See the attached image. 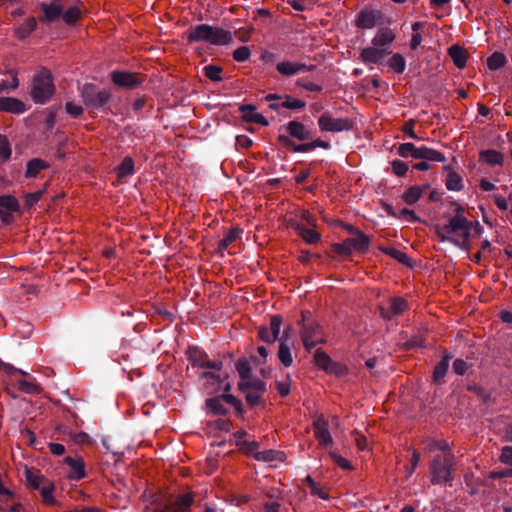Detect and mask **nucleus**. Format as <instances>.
I'll use <instances>...</instances> for the list:
<instances>
[{"label": "nucleus", "instance_id": "obj_1", "mask_svg": "<svg viewBox=\"0 0 512 512\" xmlns=\"http://www.w3.org/2000/svg\"><path fill=\"white\" fill-rule=\"evenodd\" d=\"M453 215L449 216L447 223L436 224L435 232L441 242H449L455 246L466 248L473 226H480L478 221H470L465 215V208L457 202L451 204Z\"/></svg>", "mask_w": 512, "mask_h": 512}, {"label": "nucleus", "instance_id": "obj_2", "mask_svg": "<svg viewBox=\"0 0 512 512\" xmlns=\"http://www.w3.org/2000/svg\"><path fill=\"white\" fill-rule=\"evenodd\" d=\"M283 325V317L280 314L269 316V325H261L258 328L259 338L268 343L273 344L280 341L278 357L285 367H288V326H285L281 334V327Z\"/></svg>", "mask_w": 512, "mask_h": 512}, {"label": "nucleus", "instance_id": "obj_3", "mask_svg": "<svg viewBox=\"0 0 512 512\" xmlns=\"http://www.w3.org/2000/svg\"><path fill=\"white\" fill-rule=\"evenodd\" d=\"M55 93L53 77L47 68H41L34 74L30 96L36 104L47 103Z\"/></svg>", "mask_w": 512, "mask_h": 512}, {"label": "nucleus", "instance_id": "obj_4", "mask_svg": "<svg viewBox=\"0 0 512 512\" xmlns=\"http://www.w3.org/2000/svg\"><path fill=\"white\" fill-rule=\"evenodd\" d=\"M80 96L87 108L103 112L109 110V104L113 99V94L109 89H99L97 85L92 83H86L82 86Z\"/></svg>", "mask_w": 512, "mask_h": 512}, {"label": "nucleus", "instance_id": "obj_5", "mask_svg": "<svg viewBox=\"0 0 512 512\" xmlns=\"http://www.w3.org/2000/svg\"><path fill=\"white\" fill-rule=\"evenodd\" d=\"M397 154L404 158L412 157L421 160H431V162H444L446 160L445 155L440 151L426 146H416L410 142L400 144Z\"/></svg>", "mask_w": 512, "mask_h": 512}, {"label": "nucleus", "instance_id": "obj_6", "mask_svg": "<svg viewBox=\"0 0 512 512\" xmlns=\"http://www.w3.org/2000/svg\"><path fill=\"white\" fill-rule=\"evenodd\" d=\"M348 230L354 233L353 237L347 238L341 243H335L332 246V249L335 253L339 255H349L353 252H365L368 250L370 245V239L364 233L359 230H356L352 227H349Z\"/></svg>", "mask_w": 512, "mask_h": 512}, {"label": "nucleus", "instance_id": "obj_7", "mask_svg": "<svg viewBox=\"0 0 512 512\" xmlns=\"http://www.w3.org/2000/svg\"><path fill=\"white\" fill-rule=\"evenodd\" d=\"M225 404L231 405L238 416H242L244 414L242 402L230 393L211 397L205 401L207 410L215 415H226L228 413V409Z\"/></svg>", "mask_w": 512, "mask_h": 512}, {"label": "nucleus", "instance_id": "obj_8", "mask_svg": "<svg viewBox=\"0 0 512 512\" xmlns=\"http://www.w3.org/2000/svg\"><path fill=\"white\" fill-rule=\"evenodd\" d=\"M331 425L338 426V419L333 418ZM314 437L322 449L329 450L334 445V440L330 433V423L323 416L314 421Z\"/></svg>", "mask_w": 512, "mask_h": 512}, {"label": "nucleus", "instance_id": "obj_9", "mask_svg": "<svg viewBox=\"0 0 512 512\" xmlns=\"http://www.w3.org/2000/svg\"><path fill=\"white\" fill-rule=\"evenodd\" d=\"M353 121L349 118H335L330 112H324L318 118V126L322 132H343L353 128Z\"/></svg>", "mask_w": 512, "mask_h": 512}, {"label": "nucleus", "instance_id": "obj_10", "mask_svg": "<svg viewBox=\"0 0 512 512\" xmlns=\"http://www.w3.org/2000/svg\"><path fill=\"white\" fill-rule=\"evenodd\" d=\"M452 461L450 457L435 456L430 464L433 484L447 482L452 479Z\"/></svg>", "mask_w": 512, "mask_h": 512}, {"label": "nucleus", "instance_id": "obj_11", "mask_svg": "<svg viewBox=\"0 0 512 512\" xmlns=\"http://www.w3.org/2000/svg\"><path fill=\"white\" fill-rule=\"evenodd\" d=\"M188 360L193 367L212 369L219 371L223 368V362L211 361L208 358V354L204 351L199 350L197 347L189 348Z\"/></svg>", "mask_w": 512, "mask_h": 512}, {"label": "nucleus", "instance_id": "obj_12", "mask_svg": "<svg viewBox=\"0 0 512 512\" xmlns=\"http://www.w3.org/2000/svg\"><path fill=\"white\" fill-rule=\"evenodd\" d=\"M315 364L325 372L336 376L345 375L347 369L340 363L332 361V359L323 351L317 350L314 355Z\"/></svg>", "mask_w": 512, "mask_h": 512}, {"label": "nucleus", "instance_id": "obj_13", "mask_svg": "<svg viewBox=\"0 0 512 512\" xmlns=\"http://www.w3.org/2000/svg\"><path fill=\"white\" fill-rule=\"evenodd\" d=\"M20 211V204L16 197L12 195L0 196V219L4 224H10L13 221V213Z\"/></svg>", "mask_w": 512, "mask_h": 512}, {"label": "nucleus", "instance_id": "obj_14", "mask_svg": "<svg viewBox=\"0 0 512 512\" xmlns=\"http://www.w3.org/2000/svg\"><path fill=\"white\" fill-rule=\"evenodd\" d=\"M39 8L42 11V15L39 17V21L43 24H50L61 18L63 13V6L59 3V0H52L50 3L41 2Z\"/></svg>", "mask_w": 512, "mask_h": 512}, {"label": "nucleus", "instance_id": "obj_15", "mask_svg": "<svg viewBox=\"0 0 512 512\" xmlns=\"http://www.w3.org/2000/svg\"><path fill=\"white\" fill-rule=\"evenodd\" d=\"M111 79L115 85L128 89H135L143 82L136 73L127 71H113Z\"/></svg>", "mask_w": 512, "mask_h": 512}, {"label": "nucleus", "instance_id": "obj_16", "mask_svg": "<svg viewBox=\"0 0 512 512\" xmlns=\"http://www.w3.org/2000/svg\"><path fill=\"white\" fill-rule=\"evenodd\" d=\"M212 32V26L206 23L190 27L186 31V39L189 43L205 42L208 43L209 35Z\"/></svg>", "mask_w": 512, "mask_h": 512}, {"label": "nucleus", "instance_id": "obj_17", "mask_svg": "<svg viewBox=\"0 0 512 512\" xmlns=\"http://www.w3.org/2000/svg\"><path fill=\"white\" fill-rule=\"evenodd\" d=\"M302 338L307 350H310L318 343L324 342L320 326L314 324L304 327Z\"/></svg>", "mask_w": 512, "mask_h": 512}, {"label": "nucleus", "instance_id": "obj_18", "mask_svg": "<svg viewBox=\"0 0 512 512\" xmlns=\"http://www.w3.org/2000/svg\"><path fill=\"white\" fill-rule=\"evenodd\" d=\"M64 463L70 468L69 479L79 481L86 476L85 464L81 457L66 456Z\"/></svg>", "mask_w": 512, "mask_h": 512}, {"label": "nucleus", "instance_id": "obj_19", "mask_svg": "<svg viewBox=\"0 0 512 512\" xmlns=\"http://www.w3.org/2000/svg\"><path fill=\"white\" fill-rule=\"evenodd\" d=\"M408 305L405 299L401 297H393L388 307H380L381 316L385 319H392L400 314H402Z\"/></svg>", "mask_w": 512, "mask_h": 512}, {"label": "nucleus", "instance_id": "obj_20", "mask_svg": "<svg viewBox=\"0 0 512 512\" xmlns=\"http://www.w3.org/2000/svg\"><path fill=\"white\" fill-rule=\"evenodd\" d=\"M265 101L268 102V107L277 112V114L286 116L288 111V94L280 95L276 93H270L265 96Z\"/></svg>", "mask_w": 512, "mask_h": 512}, {"label": "nucleus", "instance_id": "obj_21", "mask_svg": "<svg viewBox=\"0 0 512 512\" xmlns=\"http://www.w3.org/2000/svg\"><path fill=\"white\" fill-rule=\"evenodd\" d=\"M382 13L378 10L362 11L357 19V26L362 29H372L381 23Z\"/></svg>", "mask_w": 512, "mask_h": 512}, {"label": "nucleus", "instance_id": "obj_22", "mask_svg": "<svg viewBox=\"0 0 512 512\" xmlns=\"http://www.w3.org/2000/svg\"><path fill=\"white\" fill-rule=\"evenodd\" d=\"M27 110L26 104L14 97H0V112L22 114Z\"/></svg>", "mask_w": 512, "mask_h": 512}, {"label": "nucleus", "instance_id": "obj_23", "mask_svg": "<svg viewBox=\"0 0 512 512\" xmlns=\"http://www.w3.org/2000/svg\"><path fill=\"white\" fill-rule=\"evenodd\" d=\"M173 512H189L194 503L193 492L179 494L175 500H168Z\"/></svg>", "mask_w": 512, "mask_h": 512}, {"label": "nucleus", "instance_id": "obj_24", "mask_svg": "<svg viewBox=\"0 0 512 512\" xmlns=\"http://www.w3.org/2000/svg\"><path fill=\"white\" fill-rule=\"evenodd\" d=\"M232 33L220 27L212 26V32L209 35L208 44L223 46L232 43Z\"/></svg>", "mask_w": 512, "mask_h": 512}, {"label": "nucleus", "instance_id": "obj_25", "mask_svg": "<svg viewBox=\"0 0 512 512\" xmlns=\"http://www.w3.org/2000/svg\"><path fill=\"white\" fill-rule=\"evenodd\" d=\"M239 111L241 112V117L246 122H253L256 124H260L263 126L268 125V121L266 118L256 112V107L251 104H244L239 107Z\"/></svg>", "mask_w": 512, "mask_h": 512}, {"label": "nucleus", "instance_id": "obj_26", "mask_svg": "<svg viewBox=\"0 0 512 512\" xmlns=\"http://www.w3.org/2000/svg\"><path fill=\"white\" fill-rule=\"evenodd\" d=\"M37 28L35 17H29L14 29V35L18 40H24L29 37Z\"/></svg>", "mask_w": 512, "mask_h": 512}, {"label": "nucleus", "instance_id": "obj_27", "mask_svg": "<svg viewBox=\"0 0 512 512\" xmlns=\"http://www.w3.org/2000/svg\"><path fill=\"white\" fill-rule=\"evenodd\" d=\"M430 188L429 184H424L421 186H412L409 189H407L403 195L402 199L403 201L408 205L415 204L421 196Z\"/></svg>", "mask_w": 512, "mask_h": 512}, {"label": "nucleus", "instance_id": "obj_28", "mask_svg": "<svg viewBox=\"0 0 512 512\" xmlns=\"http://www.w3.org/2000/svg\"><path fill=\"white\" fill-rule=\"evenodd\" d=\"M379 46L366 47L362 49L360 56L364 63L376 64L381 61L385 51L378 48Z\"/></svg>", "mask_w": 512, "mask_h": 512}, {"label": "nucleus", "instance_id": "obj_29", "mask_svg": "<svg viewBox=\"0 0 512 512\" xmlns=\"http://www.w3.org/2000/svg\"><path fill=\"white\" fill-rule=\"evenodd\" d=\"M199 377L206 381L205 384L207 388L209 386H212V389L208 393H218L219 391H221L223 378L219 374H216L215 372L205 371L202 372L199 375Z\"/></svg>", "mask_w": 512, "mask_h": 512}, {"label": "nucleus", "instance_id": "obj_30", "mask_svg": "<svg viewBox=\"0 0 512 512\" xmlns=\"http://www.w3.org/2000/svg\"><path fill=\"white\" fill-rule=\"evenodd\" d=\"M49 167L50 165L46 161L40 158H33L27 162L25 177L35 178L40 171L48 169Z\"/></svg>", "mask_w": 512, "mask_h": 512}, {"label": "nucleus", "instance_id": "obj_31", "mask_svg": "<svg viewBox=\"0 0 512 512\" xmlns=\"http://www.w3.org/2000/svg\"><path fill=\"white\" fill-rule=\"evenodd\" d=\"M394 40H395L394 32L388 27H383V28L379 29L377 31V33L375 34V36L373 37L372 44L374 46L382 47V46L392 43Z\"/></svg>", "mask_w": 512, "mask_h": 512}, {"label": "nucleus", "instance_id": "obj_32", "mask_svg": "<svg viewBox=\"0 0 512 512\" xmlns=\"http://www.w3.org/2000/svg\"><path fill=\"white\" fill-rule=\"evenodd\" d=\"M115 172L119 181H123L126 177L132 176L135 173L134 160L127 156L115 168Z\"/></svg>", "mask_w": 512, "mask_h": 512}, {"label": "nucleus", "instance_id": "obj_33", "mask_svg": "<svg viewBox=\"0 0 512 512\" xmlns=\"http://www.w3.org/2000/svg\"><path fill=\"white\" fill-rule=\"evenodd\" d=\"M241 234L242 230L240 228H230L224 238L218 242L217 251L222 254L224 250H226L232 243L240 238Z\"/></svg>", "mask_w": 512, "mask_h": 512}, {"label": "nucleus", "instance_id": "obj_34", "mask_svg": "<svg viewBox=\"0 0 512 512\" xmlns=\"http://www.w3.org/2000/svg\"><path fill=\"white\" fill-rule=\"evenodd\" d=\"M238 388L240 391L251 390L255 392L264 393L266 386L263 381L257 378H252V375L249 378L244 379L243 381H239Z\"/></svg>", "mask_w": 512, "mask_h": 512}, {"label": "nucleus", "instance_id": "obj_35", "mask_svg": "<svg viewBox=\"0 0 512 512\" xmlns=\"http://www.w3.org/2000/svg\"><path fill=\"white\" fill-rule=\"evenodd\" d=\"M479 156L482 161L492 166H502L504 163L503 154L494 149L483 150Z\"/></svg>", "mask_w": 512, "mask_h": 512}, {"label": "nucleus", "instance_id": "obj_36", "mask_svg": "<svg viewBox=\"0 0 512 512\" xmlns=\"http://www.w3.org/2000/svg\"><path fill=\"white\" fill-rule=\"evenodd\" d=\"M449 55L452 58L454 64L458 68H462L465 66L466 61H467V56H466L465 50L462 47H460L458 45L451 46L449 48Z\"/></svg>", "mask_w": 512, "mask_h": 512}, {"label": "nucleus", "instance_id": "obj_37", "mask_svg": "<svg viewBox=\"0 0 512 512\" xmlns=\"http://www.w3.org/2000/svg\"><path fill=\"white\" fill-rule=\"evenodd\" d=\"M25 476L27 484L35 490H39L41 486L47 480L44 476L39 473L34 472L32 469H25Z\"/></svg>", "mask_w": 512, "mask_h": 512}, {"label": "nucleus", "instance_id": "obj_38", "mask_svg": "<svg viewBox=\"0 0 512 512\" xmlns=\"http://www.w3.org/2000/svg\"><path fill=\"white\" fill-rule=\"evenodd\" d=\"M286 454L278 450H266L256 454V460L264 462H273L275 460L284 461Z\"/></svg>", "mask_w": 512, "mask_h": 512}, {"label": "nucleus", "instance_id": "obj_39", "mask_svg": "<svg viewBox=\"0 0 512 512\" xmlns=\"http://www.w3.org/2000/svg\"><path fill=\"white\" fill-rule=\"evenodd\" d=\"M445 186L449 191H460L464 187L463 179L457 172L449 171Z\"/></svg>", "mask_w": 512, "mask_h": 512}, {"label": "nucleus", "instance_id": "obj_40", "mask_svg": "<svg viewBox=\"0 0 512 512\" xmlns=\"http://www.w3.org/2000/svg\"><path fill=\"white\" fill-rule=\"evenodd\" d=\"M290 136L296 137L300 140H305L311 137V132L305 125L299 122L290 121Z\"/></svg>", "mask_w": 512, "mask_h": 512}, {"label": "nucleus", "instance_id": "obj_41", "mask_svg": "<svg viewBox=\"0 0 512 512\" xmlns=\"http://www.w3.org/2000/svg\"><path fill=\"white\" fill-rule=\"evenodd\" d=\"M298 235L308 244H315L320 240V234L311 228L296 226Z\"/></svg>", "mask_w": 512, "mask_h": 512}, {"label": "nucleus", "instance_id": "obj_42", "mask_svg": "<svg viewBox=\"0 0 512 512\" xmlns=\"http://www.w3.org/2000/svg\"><path fill=\"white\" fill-rule=\"evenodd\" d=\"M316 147L328 149L330 147V144L328 142H325L322 140H316L312 143L301 144V145L292 144L290 142V151L292 150L294 152L309 151V150L315 149Z\"/></svg>", "mask_w": 512, "mask_h": 512}, {"label": "nucleus", "instance_id": "obj_43", "mask_svg": "<svg viewBox=\"0 0 512 512\" xmlns=\"http://www.w3.org/2000/svg\"><path fill=\"white\" fill-rule=\"evenodd\" d=\"M54 489H55V486H54L53 482H51L48 479L41 486L39 491L41 493V496H42V499H43L44 503H46L48 505L54 504V502H55L54 497H53Z\"/></svg>", "mask_w": 512, "mask_h": 512}, {"label": "nucleus", "instance_id": "obj_44", "mask_svg": "<svg viewBox=\"0 0 512 512\" xmlns=\"http://www.w3.org/2000/svg\"><path fill=\"white\" fill-rule=\"evenodd\" d=\"M61 17L66 24L72 25L80 19L81 11L77 6H70L66 11L63 10Z\"/></svg>", "mask_w": 512, "mask_h": 512}, {"label": "nucleus", "instance_id": "obj_45", "mask_svg": "<svg viewBox=\"0 0 512 512\" xmlns=\"http://www.w3.org/2000/svg\"><path fill=\"white\" fill-rule=\"evenodd\" d=\"M389 67L396 73H403L406 67V62L404 57L401 54L395 53L389 59L388 62Z\"/></svg>", "mask_w": 512, "mask_h": 512}, {"label": "nucleus", "instance_id": "obj_46", "mask_svg": "<svg viewBox=\"0 0 512 512\" xmlns=\"http://www.w3.org/2000/svg\"><path fill=\"white\" fill-rule=\"evenodd\" d=\"M237 445L240 447V449L247 455L253 456L256 459V454L260 453L261 451H258L260 444L257 441H239Z\"/></svg>", "mask_w": 512, "mask_h": 512}, {"label": "nucleus", "instance_id": "obj_47", "mask_svg": "<svg viewBox=\"0 0 512 512\" xmlns=\"http://www.w3.org/2000/svg\"><path fill=\"white\" fill-rule=\"evenodd\" d=\"M507 62L503 53L495 52L487 59V65L491 70H497L503 67Z\"/></svg>", "mask_w": 512, "mask_h": 512}, {"label": "nucleus", "instance_id": "obj_48", "mask_svg": "<svg viewBox=\"0 0 512 512\" xmlns=\"http://www.w3.org/2000/svg\"><path fill=\"white\" fill-rule=\"evenodd\" d=\"M12 150L7 136L0 134V162L4 163L11 157Z\"/></svg>", "mask_w": 512, "mask_h": 512}, {"label": "nucleus", "instance_id": "obj_49", "mask_svg": "<svg viewBox=\"0 0 512 512\" xmlns=\"http://www.w3.org/2000/svg\"><path fill=\"white\" fill-rule=\"evenodd\" d=\"M203 72H204V75L211 81L219 82L222 80V77H221L222 68L220 66L213 65V64L206 65L203 68Z\"/></svg>", "mask_w": 512, "mask_h": 512}, {"label": "nucleus", "instance_id": "obj_50", "mask_svg": "<svg viewBox=\"0 0 512 512\" xmlns=\"http://www.w3.org/2000/svg\"><path fill=\"white\" fill-rule=\"evenodd\" d=\"M328 455L331 458V460L341 469L343 470H352L353 466L352 464L344 457L336 453L335 451L331 449L328 450Z\"/></svg>", "mask_w": 512, "mask_h": 512}, {"label": "nucleus", "instance_id": "obj_51", "mask_svg": "<svg viewBox=\"0 0 512 512\" xmlns=\"http://www.w3.org/2000/svg\"><path fill=\"white\" fill-rule=\"evenodd\" d=\"M449 367V358L444 357L434 368L433 378L437 382L441 380L445 375Z\"/></svg>", "mask_w": 512, "mask_h": 512}, {"label": "nucleus", "instance_id": "obj_52", "mask_svg": "<svg viewBox=\"0 0 512 512\" xmlns=\"http://www.w3.org/2000/svg\"><path fill=\"white\" fill-rule=\"evenodd\" d=\"M236 370L240 376V381L249 378L251 376V366L248 360L239 359L236 363Z\"/></svg>", "mask_w": 512, "mask_h": 512}, {"label": "nucleus", "instance_id": "obj_53", "mask_svg": "<svg viewBox=\"0 0 512 512\" xmlns=\"http://www.w3.org/2000/svg\"><path fill=\"white\" fill-rule=\"evenodd\" d=\"M306 481L310 487V492L323 500L328 499V494L325 492L310 476L306 477Z\"/></svg>", "mask_w": 512, "mask_h": 512}, {"label": "nucleus", "instance_id": "obj_54", "mask_svg": "<svg viewBox=\"0 0 512 512\" xmlns=\"http://www.w3.org/2000/svg\"><path fill=\"white\" fill-rule=\"evenodd\" d=\"M18 389L24 393H35L40 390L39 385L27 380H19L17 382Z\"/></svg>", "mask_w": 512, "mask_h": 512}, {"label": "nucleus", "instance_id": "obj_55", "mask_svg": "<svg viewBox=\"0 0 512 512\" xmlns=\"http://www.w3.org/2000/svg\"><path fill=\"white\" fill-rule=\"evenodd\" d=\"M251 51L247 46L238 47L233 51V58L237 62H245L249 59Z\"/></svg>", "mask_w": 512, "mask_h": 512}, {"label": "nucleus", "instance_id": "obj_56", "mask_svg": "<svg viewBox=\"0 0 512 512\" xmlns=\"http://www.w3.org/2000/svg\"><path fill=\"white\" fill-rule=\"evenodd\" d=\"M290 6L296 11H306L313 7V0H290Z\"/></svg>", "mask_w": 512, "mask_h": 512}, {"label": "nucleus", "instance_id": "obj_57", "mask_svg": "<svg viewBox=\"0 0 512 512\" xmlns=\"http://www.w3.org/2000/svg\"><path fill=\"white\" fill-rule=\"evenodd\" d=\"M65 110L67 114H69L73 118H78L83 114L82 106L76 105L72 102H67L65 104Z\"/></svg>", "mask_w": 512, "mask_h": 512}, {"label": "nucleus", "instance_id": "obj_58", "mask_svg": "<svg viewBox=\"0 0 512 512\" xmlns=\"http://www.w3.org/2000/svg\"><path fill=\"white\" fill-rule=\"evenodd\" d=\"M245 394L246 402L250 406H256L260 402L261 394L260 392H255L251 390L242 391Z\"/></svg>", "mask_w": 512, "mask_h": 512}, {"label": "nucleus", "instance_id": "obj_59", "mask_svg": "<svg viewBox=\"0 0 512 512\" xmlns=\"http://www.w3.org/2000/svg\"><path fill=\"white\" fill-rule=\"evenodd\" d=\"M392 169L395 175L402 177L408 170V165L401 160H394L392 162Z\"/></svg>", "mask_w": 512, "mask_h": 512}, {"label": "nucleus", "instance_id": "obj_60", "mask_svg": "<svg viewBox=\"0 0 512 512\" xmlns=\"http://www.w3.org/2000/svg\"><path fill=\"white\" fill-rule=\"evenodd\" d=\"M499 461L505 465H512V446L502 448Z\"/></svg>", "mask_w": 512, "mask_h": 512}, {"label": "nucleus", "instance_id": "obj_61", "mask_svg": "<svg viewBox=\"0 0 512 512\" xmlns=\"http://www.w3.org/2000/svg\"><path fill=\"white\" fill-rule=\"evenodd\" d=\"M355 443H356L358 450H360V451H366V450L370 449L369 440L367 439L366 436H364L362 434L355 433Z\"/></svg>", "mask_w": 512, "mask_h": 512}, {"label": "nucleus", "instance_id": "obj_62", "mask_svg": "<svg viewBox=\"0 0 512 512\" xmlns=\"http://www.w3.org/2000/svg\"><path fill=\"white\" fill-rule=\"evenodd\" d=\"M384 251L386 254L390 255L391 257L395 258L396 260H398L401 263H405L406 260L408 259L406 253H404L396 248H386Z\"/></svg>", "mask_w": 512, "mask_h": 512}, {"label": "nucleus", "instance_id": "obj_63", "mask_svg": "<svg viewBox=\"0 0 512 512\" xmlns=\"http://www.w3.org/2000/svg\"><path fill=\"white\" fill-rule=\"evenodd\" d=\"M43 195V191L39 190L33 193H28L25 195V203L28 207H32L35 205Z\"/></svg>", "mask_w": 512, "mask_h": 512}, {"label": "nucleus", "instance_id": "obj_64", "mask_svg": "<svg viewBox=\"0 0 512 512\" xmlns=\"http://www.w3.org/2000/svg\"><path fill=\"white\" fill-rule=\"evenodd\" d=\"M453 371L458 375H464L468 369L467 363L462 359H456L452 365Z\"/></svg>", "mask_w": 512, "mask_h": 512}]
</instances>
